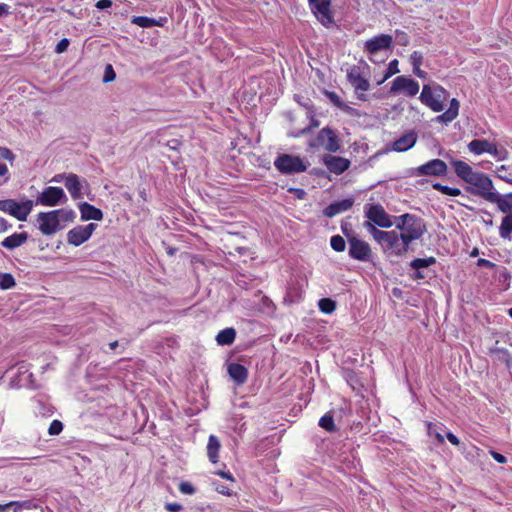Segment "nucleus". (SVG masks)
I'll use <instances>...</instances> for the list:
<instances>
[{
  "label": "nucleus",
  "instance_id": "36",
  "mask_svg": "<svg viewBox=\"0 0 512 512\" xmlns=\"http://www.w3.org/2000/svg\"><path fill=\"white\" fill-rule=\"evenodd\" d=\"M318 307L321 312L331 314L336 309V302L330 298H322L318 302Z\"/></svg>",
  "mask_w": 512,
  "mask_h": 512
},
{
  "label": "nucleus",
  "instance_id": "53",
  "mask_svg": "<svg viewBox=\"0 0 512 512\" xmlns=\"http://www.w3.org/2000/svg\"><path fill=\"white\" fill-rule=\"evenodd\" d=\"M96 8L103 10L112 6L111 0H99L95 4Z\"/></svg>",
  "mask_w": 512,
  "mask_h": 512
},
{
  "label": "nucleus",
  "instance_id": "27",
  "mask_svg": "<svg viewBox=\"0 0 512 512\" xmlns=\"http://www.w3.org/2000/svg\"><path fill=\"white\" fill-rule=\"evenodd\" d=\"M221 448L220 440L215 435H210L207 443V456L211 463L216 464L219 461V451Z\"/></svg>",
  "mask_w": 512,
  "mask_h": 512
},
{
  "label": "nucleus",
  "instance_id": "34",
  "mask_svg": "<svg viewBox=\"0 0 512 512\" xmlns=\"http://www.w3.org/2000/svg\"><path fill=\"white\" fill-rule=\"evenodd\" d=\"M319 426L327 432H335L337 427L334 423L333 413L331 411L325 413L319 420Z\"/></svg>",
  "mask_w": 512,
  "mask_h": 512
},
{
  "label": "nucleus",
  "instance_id": "2",
  "mask_svg": "<svg viewBox=\"0 0 512 512\" xmlns=\"http://www.w3.org/2000/svg\"><path fill=\"white\" fill-rule=\"evenodd\" d=\"M364 213L367 221L363 223L364 228L372 235V230L381 228H390L395 225L397 217L389 215L380 204H366Z\"/></svg>",
  "mask_w": 512,
  "mask_h": 512
},
{
  "label": "nucleus",
  "instance_id": "17",
  "mask_svg": "<svg viewBox=\"0 0 512 512\" xmlns=\"http://www.w3.org/2000/svg\"><path fill=\"white\" fill-rule=\"evenodd\" d=\"M404 91L408 96L416 95V82L405 76L396 77L391 86V92Z\"/></svg>",
  "mask_w": 512,
  "mask_h": 512
},
{
  "label": "nucleus",
  "instance_id": "9",
  "mask_svg": "<svg viewBox=\"0 0 512 512\" xmlns=\"http://www.w3.org/2000/svg\"><path fill=\"white\" fill-rule=\"evenodd\" d=\"M67 201V196L61 187L49 186L37 197L36 204L53 207Z\"/></svg>",
  "mask_w": 512,
  "mask_h": 512
},
{
  "label": "nucleus",
  "instance_id": "23",
  "mask_svg": "<svg viewBox=\"0 0 512 512\" xmlns=\"http://www.w3.org/2000/svg\"><path fill=\"white\" fill-rule=\"evenodd\" d=\"M468 150L475 154L481 155L483 153H489L494 151V143L486 139H474L468 144Z\"/></svg>",
  "mask_w": 512,
  "mask_h": 512
},
{
  "label": "nucleus",
  "instance_id": "10",
  "mask_svg": "<svg viewBox=\"0 0 512 512\" xmlns=\"http://www.w3.org/2000/svg\"><path fill=\"white\" fill-rule=\"evenodd\" d=\"M348 244H349V256L352 259L362 261V262H368L371 260L372 250H371L370 245L366 241L355 236V237H349Z\"/></svg>",
  "mask_w": 512,
  "mask_h": 512
},
{
  "label": "nucleus",
  "instance_id": "39",
  "mask_svg": "<svg viewBox=\"0 0 512 512\" xmlns=\"http://www.w3.org/2000/svg\"><path fill=\"white\" fill-rule=\"evenodd\" d=\"M16 285L15 279L11 273H0V288L7 290Z\"/></svg>",
  "mask_w": 512,
  "mask_h": 512
},
{
  "label": "nucleus",
  "instance_id": "28",
  "mask_svg": "<svg viewBox=\"0 0 512 512\" xmlns=\"http://www.w3.org/2000/svg\"><path fill=\"white\" fill-rule=\"evenodd\" d=\"M458 113H459V102L457 99L453 98L450 101L449 108L443 114L436 116L434 120L437 122L447 124V123L452 122L458 116Z\"/></svg>",
  "mask_w": 512,
  "mask_h": 512
},
{
  "label": "nucleus",
  "instance_id": "25",
  "mask_svg": "<svg viewBox=\"0 0 512 512\" xmlns=\"http://www.w3.org/2000/svg\"><path fill=\"white\" fill-rule=\"evenodd\" d=\"M27 240H28L27 232L14 233V234L6 237L1 242V245L8 250H13V249L23 245Z\"/></svg>",
  "mask_w": 512,
  "mask_h": 512
},
{
  "label": "nucleus",
  "instance_id": "51",
  "mask_svg": "<svg viewBox=\"0 0 512 512\" xmlns=\"http://www.w3.org/2000/svg\"><path fill=\"white\" fill-rule=\"evenodd\" d=\"M182 505L176 502L166 503L165 509L169 512H179L182 510Z\"/></svg>",
  "mask_w": 512,
  "mask_h": 512
},
{
  "label": "nucleus",
  "instance_id": "11",
  "mask_svg": "<svg viewBox=\"0 0 512 512\" xmlns=\"http://www.w3.org/2000/svg\"><path fill=\"white\" fill-rule=\"evenodd\" d=\"M63 210H53L49 212H40L38 214L39 230L44 235L54 234L60 225L59 215Z\"/></svg>",
  "mask_w": 512,
  "mask_h": 512
},
{
  "label": "nucleus",
  "instance_id": "45",
  "mask_svg": "<svg viewBox=\"0 0 512 512\" xmlns=\"http://www.w3.org/2000/svg\"><path fill=\"white\" fill-rule=\"evenodd\" d=\"M489 154L493 155L497 160H504L508 156L507 150L504 148L499 149L496 144H494V151L492 150V152H489Z\"/></svg>",
  "mask_w": 512,
  "mask_h": 512
},
{
  "label": "nucleus",
  "instance_id": "16",
  "mask_svg": "<svg viewBox=\"0 0 512 512\" xmlns=\"http://www.w3.org/2000/svg\"><path fill=\"white\" fill-rule=\"evenodd\" d=\"M309 4L314 14L323 24L332 22L333 18L330 11V0H313L309 1Z\"/></svg>",
  "mask_w": 512,
  "mask_h": 512
},
{
  "label": "nucleus",
  "instance_id": "5",
  "mask_svg": "<svg viewBox=\"0 0 512 512\" xmlns=\"http://www.w3.org/2000/svg\"><path fill=\"white\" fill-rule=\"evenodd\" d=\"M468 184L471 185V187L468 188L471 194L479 196L488 202L497 192L494 188L492 180L481 172H478L468 182Z\"/></svg>",
  "mask_w": 512,
  "mask_h": 512
},
{
  "label": "nucleus",
  "instance_id": "46",
  "mask_svg": "<svg viewBox=\"0 0 512 512\" xmlns=\"http://www.w3.org/2000/svg\"><path fill=\"white\" fill-rule=\"evenodd\" d=\"M179 491L183 494L192 495L196 490L191 483L184 481L179 484Z\"/></svg>",
  "mask_w": 512,
  "mask_h": 512
},
{
  "label": "nucleus",
  "instance_id": "32",
  "mask_svg": "<svg viewBox=\"0 0 512 512\" xmlns=\"http://www.w3.org/2000/svg\"><path fill=\"white\" fill-rule=\"evenodd\" d=\"M435 262H436V260L434 257L418 258V279L425 278V277H428V278L433 277L435 275L434 271L429 270V271H427L426 275H423L421 272V269L428 268L431 265L435 264Z\"/></svg>",
  "mask_w": 512,
  "mask_h": 512
},
{
  "label": "nucleus",
  "instance_id": "3",
  "mask_svg": "<svg viewBox=\"0 0 512 512\" xmlns=\"http://www.w3.org/2000/svg\"><path fill=\"white\" fill-rule=\"evenodd\" d=\"M447 91L435 82H429L423 85L420 101L434 112H440L444 109V102L447 100Z\"/></svg>",
  "mask_w": 512,
  "mask_h": 512
},
{
  "label": "nucleus",
  "instance_id": "21",
  "mask_svg": "<svg viewBox=\"0 0 512 512\" xmlns=\"http://www.w3.org/2000/svg\"><path fill=\"white\" fill-rule=\"evenodd\" d=\"M65 187L74 200L82 197V185L78 175L70 173L65 176Z\"/></svg>",
  "mask_w": 512,
  "mask_h": 512
},
{
  "label": "nucleus",
  "instance_id": "35",
  "mask_svg": "<svg viewBox=\"0 0 512 512\" xmlns=\"http://www.w3.org/2000/svg\"><path fill=\"white\" fill-rule=\"evenodd\" d=\"M307 117L310 119V124L300 131V134H309L313 129L319 127L320 121L316 118L313 107H307Z\"/></svg>",
  "mask_w": 512,
  "mask_h": 512
},
{
  "label": "nucleus",
  "instance_id": "43",
  "mask_svg": "<svg viewBox=\"0 0 512 512\" xmlns=\"http://www.w3.org/2000/svg\"><path fill=\"white\" fill-rule=\"evenodd\" d=\"M62 430H63V423L61 421L55 419L50 423L48 433L50 435H58L62 432Z\"/></svg>",
  "mask_w": 512,
  "mask_h": 512
},
{
  "label": "nucleus",
  "instance_id": "30",
  "mask_svg": "<svg viewBox=\"0 0 512 512\" xmlns=\"http://www.w3.org/2000/svg\"><path fill=\"white\" fill-rule=\"evenodd\" d=\"M8 506H14V512H44L42 506L37 505L32 501H12Z\"/></svg>",
  "mask_w": 512,
  "mask_h": 512
},
{
  "label": "nucleus",
  "instance_id": "6",
  "mask_svg": "<svg viewBox=\"0 0 512 512\" xmlns=\"http://www.w3.org/2000/svg\"><path fill=\"white\" fill-rule=\"evenodd\" d=\"M33 208L32 200L17 202L14 199L0 200V211L7 213L19 221H26Z\"/></svg>",
  "mask_w": 512,
  "mask_h": 512
},
{
  "label": "nucleus",
  "instance_id": "29",
  "mask_svg": "<svg viewBox=\"0 0 512 512\" xmlns=\"http://www.w3.org/2000/svg\"><path fill=\"white\" fill-rule=\"evenodd\" d=\"M427 434L430 438H434L438 444L444 443L445 427L440 422H427Z\"/></svg>",
  "mask_w": 512,
  "mask_h": 512
},
{
  "label": "nucleus",
  "instance_id": "33",
  "mask_svg": "<svg viewBox=\"0 0 512 512\" xmlns=\"http://www.w3.org/2000/svg\"><path fill=\"white\" fill-rule=\"evenodd\" d=\"M512 233V214L503 217L499 227V235L503 239H510Z\"/></svg>",
  "mask_w": 512,
  "mask_h": 512
},
{
  "label": "nucleus",
  "instance_id": "12",
  "mask_svg": "<svg viewBox=\"0 0 512 512\" xmlns=\"http://www.w3.org/2000/svg\"><path fill=\"white\" fill-rule=\"evenodd\" d=\"M347 80L353 86L357 97L361 100H366L365 93L370 89V83L362 75L360 67L353 66L347 73Z\"/></svg>",
  "mask_w": 512,
  "mask_h": 512
},
{
  "label": "nucleus",
  "instance_id": "54",
  "mask_svg": "<svg viewBox=\"0 0 512 512\" xmlns=\"http://www.w3.org/2000/svg\"><path fill=\"white\" fill-rule=\"evenodd\" d=\"M444 435H446L448 441L452 444V445H455V446H458L460 444V440L458 439V437L456 435H454L453 433L451 432H446L444 433Z\"/></svg>",
  "mask_w": 512,
  "mask_h": 512
},
{
  "label": "nucleus",
  "instance_id": "44",
  "mask_svg": "<svg viewBox=\"0 0 512 512\" xmlns=\"http://www.w3.org/2000/svg\"><path fill=\"white\" fill-rule=\"evenodd\" d=\"M9 180L10 173L7 165L0 163V185L7 183Z\"/></svg>",
  "mask_w": 512,
  "mask_h": 512
},
{
  "label": "nucleus",
  "instance_id": "38",
  "mask_svg": "<svg viewBox=\"0 0 512 512\" xmlns=\"http://www.w3.org/2000/svg\"><path fill=\"white\" fill-rule=\"evenodd\" d=\"M399 72V69H398V60L397 59H394L392 60L389 64H388V67L382 77L381 80L378 81V84H382L384 83L387 79H389L390 77H392L393 75L397 74Z\"/></svg>",
  "mask_w": 512,
  "mask_h": 512
},
{
  "label": "nucleus",
  "instance_id": "58",
  "mask_svg": "<svg viewBox=\"0 0 512 512\" xmlns=\"http://www.w3.org/2000/svg\"><path fill=\"white\" fill-rule=\"evenodd\" d=\"M9 5L5 3H0V17L7 16L10 14Z\"/></svg>",
  "mask_w": 512,
  "mask_h": 512
},
{
  "label": "nucleus",
  "instance_id": "1",
  "mask_svg": "<svg viewBox=\"0 0 512 512\" xmlns=\"http://www.w3.org/2000/svg\"><path fill=\"white\" fill-rule=\"evenodd\" d=\"M395 226L396 229L391 231L373 228L372 237L385 254L403 256L416 239V219L413 215L406 213L396 218Z\"/></svg>",
  "mask_w": 512,
  "mask_h": 512
},
{
  "label": "nucleus",
  "instance_id": "49",
  "mask_svg": "<svg viewBox=\"0 0 512 512\" xmlns=\"http://www.w3.org/2000/svg\"><path fill=\"white\" fill-rule=\"evenodd\" d=\"M115 77H116V74H115V72L113 70L112 65L108 64L106 66V69H105L103 81L105 83L111 82V81H113L115 79Z\"/></svg>",
  "mask_w": 512,
  "mask_h": 512
},
{
  "label": "nucleus",
  "instance_id": "37",
  "mask_svg": "<svg viewBox=\"0 0 512 512\" xmlns=\"http://www.w3.org/2000/svg\"><path fill=\"white\" fill-rule=\"evenodd\" d=\"M432 187L437 190V191H440L442 194L444 195H447V196H459L461 195V190L458 189V188H453V187H449V186H446V185H442L441 183H434L432 185Z\"/></svg>",
  "mask_w": 512,
  "mask_h": 512
},
{
  "label": "nucleus",
  "instance_id": "14",
  "mask_svg": "<svg viewBox=\"0 0 512 512\" xmlns=\"http://www.w3.org/2000/svg\"><path fill=\"white\" fill-rule=\"evenodd\" d=\"M322 162L329 172L340 175L349 169L351 161L341 156H334L331 153L322 157Z\"/></svg>",
  "mask_w": 512,
  "mask_h": 512
},
{
  "label": "nucleus",
  "instance_id": "48",
  "mask_svg": "<svg viewBox=\"0 0 512 512\" xmlns=\"http://www.w3.org/2000/svg\"><path fill=\"white\" fill-rule=\"evenodd\" d=\"M69 44H70L69 39H67V38L61 39L55 47V52L58 54L64 53L68 49Z\"/></svg>",
  "mask_w": 512,
  "mask_h": 512
},
{
  "label": "nucleus",
  "instance_id": "61",
  "mask_svg": "<svg viewBox=\"0 0 512 512\" xmlns=\"http://www.w3.org/2000/svg\"><path fill=\"white\" fill-rule=\"evenodd\" d=\"M166 22H167V18H165V17H160L158 19L154 18V26L162 27V26H164V24Z\"/></svg>",
  "mask_w": 512,
  "mask_h": 512
},
{
  "label": "nucleus",
  "instance_id": "62",
  "mask_svg": "<svg viewBox=\"0 0 512 512\" xmlns=\"http://www.w3.org/2000/svg\"><path fill=\"white\" fill-rule=\"evenodd\" d=\"M411 64L413 66V72H416V52L410 55Z\"/></svg>",
  "mask_w": 512,
  "mask_h": 512
},
{
  "label": "nucleus",
  "instance_id": "50",
  "mask_svg": "<svg viewBox=\"0 0 512 512\" xmlns=\"http://www.w3.org/2000/svg\"><path fill=\"white\" fill-rule=\"evenodd\" d=\"M328 97H329V99L331 100V102H332L335 106H337V107H339V108H341V109H343V108H344V104H343V102L341 101L340 97H339L335 92H329V93H328Z\"/></svg>",
  "mask_w": 512,
  "mask_h": 512
},
{
  "label": "nucleus",
  "instance_id": "15",
  "mask_svg": "<svg viewBox=\"0 0 512 512\" xmlns=\"http://www.w3.org/2000/svg\"><path fill=\"white\" fill-rule=\"evenodd\" d=\"M447 164L440 159H432L427 163L418 166V175H429L441 177L447 174Z\"/></svg>",
  "mask_w": 512,
  "mask_h": 512
},
{
  "label": "nucleus",
  "instance_id": "52",
  "mask_svg": "<svg viewBox=\"0 0 512 512\" xmlns=\"http://www.w3.org/2000/svg\"><path fill=\"white\" fill-rule=\"evenodd\" d=\"M490 454L492 458L500 464H505L507 462V458L496 451H490Z\"/></svg>",
  "mask_w": 512,
  "mask_h": 512
},
{
  "label": "nucleus",
  "instance_id": "31",
  "mask_svg": "<svg viewBox=\"0 0 512 512\" xmlns=\"http://www.w3.org/2000/svg\"><path fill=\"white\" fill-rule=\"evenodd\" d=\"M236 338V331L234 328L229 327L221 330L217 336L216 341L219 345H231Z\"/></svg>",
  "mask_w": 512,
  "mask_h": 512
},
{
  "label": "nucleus",
  "instance_id": "4",
  "mask_svg": "<svg viewBox=\"0 0 512 512\" xmlns=\"http://www.w3.org/2000/svg\"><path fill=\"white\" fill-rule=\"evenodd\" d=\"M310 148H323L330 153H335L341 148V140L335 130L326 126L322 128L316 138L309 142Z\"/></svg>",
  "mask_w": 512,
  "mask_h": 512
},
{
  "label": "nucleus",
  "instance_id": "42",
  "mask_svg": "<svg viewBox=\"0 0 512 512\" xmlns=\"http://www.w3.org/2000/svg\"><path fill=\"white\" fill-rule=\"evenodd\" d=\"M496 176L499 179L512 184V173L509 171L507 166L501 165L500 167H498L496 171Z\"/></svg>",
  "mask_w": 512,
  "mask_h": 512
},
{
  "label": "nucleus",
  "instance_id": "7",
  "mask_svg": "<svg viewBox=\"0 0 512 512\" xmlns=\"http://www.w3.org/2000/svg\"><path fill=\"white\" fill-rule=\"evenodd\" d=\"M275 168L283 174L304 172L307 166L299 156L281 154L274 161Z\"/></svg>",
  "mask_w": 512,
  "mask_h": 512
},
{
  "label": "nucleus",
  "instance_id": "57",
  "mask_svg": "<svg viewBox=\"0 0 512 512\" xmlns=\"http://www.w3.org/2000/svg\"><path fill=\"white\" fill-rule=\"evenodd\" d=\"M216 474L218 476H220L221 478H223V479H226V480H229V481H232V482L234 481V477H233V475L229 471H227V472H225V471H217Z\"/></svg>",
  "mask_w": 512,
  "mask_h": 512
},
{
  "label": "nucleus",
  "instance_id": "20",
  "mask_svg": "<svg viewBox=\"0 0 512 512\" xmlns=\"http://www.w3.org/2000/svg\"><path fill=\"white\" fill-rule=\"evenodd\" d=\"M231 379L238 385L244 384L248 379V369L239 363H230L227 368Z\"/></svg>",
  "mask_w": 512,
  "mask_h": 512
},
{
  "label": "nucleus",
  "instance_id": "60",
  "mask_svg": "<svg viewBox=\"0 0 512 512\" xmlns=\"http://www.w3.org/2000/svg\"><path fill=\"white\" fill-rule=\"evenodd\" d=\"M9 227H10V225H8L6 219H4L3 217H0V232L7 231Z\"/></svg>",
  "mask_w": 512,
  "mask_h": 512
},
{
  "label": "nucleus",
  "instance_id": "59",
  "mask_svg": "<svg viewBox=\"0 0 512 512\" xmlns=\"http://www.w3.org/2000/svg\"><path fill=\"white\" fill-rule=\"evenodd\" d=\"M477 265L480 266V267H493L494 266V263H492L491 261L487 260V259H479L478 262H477Z\"/></svg>",
  "mask_w": 512,
  "mask_h": 512
},
{
  "label": "nucleus",
  "instance_id": "18",
  "mask_svg": "<svg viewBox=\"0 0 512 512\" xmlns=\"http://www.w3.org/2000/svg\"><path fill=\"white\" fill-rule=\"evenodd\" d=\"M354 204V200L352 198L343 199L341 201H336L331 204H329L324 210L323 214L324 216L328 218H332L337 214H340L342 212H346Z\"/></svg>",
  "mask_w": 512,
  "mask_h": 512
},
{
  "label": "nucleus",
  "instance_id": "41",
  "mask_svg": "<svg viewBox=\"0 0 512 512\" xmlns=\"http://www.w3.org/2000/svg\"><path fill=\"white\" fill-rule=\"evenodd\" d=\"M330 245L336 252H343L346 248L345 240L340 235H334L330 239Z\"/></svg>",
  "mask_w": 512,
  "mask_h": 512
},
{
  "label": "nucleus",
  "instance_id": "8",
  "mask_svg": "<svg viewBox=\"0 0 512 512\" xmlns=\"http://www.w3.org/2000/svg\"><path fill=\"white\" fill-rule=\"evenodd\" d=\"M393 38L389 34H379L368 39L364 44V51L372 62H376V55L391 49Z\"/></svg>",
  "mask_w": 512,
  "mask_h": 512
},
{
  "label": "nucleus",
  "instance_id": "13",
  "mask_svg": "<svg viewBox=\"0 0 512 512\" xmlns=\"http://www.w3.org/2000/svg\"><path fill=\"white\" fill-rule=\"evenodd\" d=\"M96 228H97V224H95V223H89L84 226L78 225L68 231L67 242L70 245H73L76 247L80 246L81 244L86 242L91 237V235L93 234V232L95 231Z\"/></svg>",
  "mask_w": 512,
  "mask_h": 512
},
{
  "label": "nucleus",
  "instance_id": "40",
  "mask_svg": "<svg viewBox=\"0 0 512 512\" xmlns=\"http://www.w3.org/2000/svg\"><path fill=\"white\" fill-rule=\"evenodd\" d=\"M131 23L142 28H150L154 27V18H150L147 16H134L131 19Z\"/></svg>",
  "mask_w": 512,
  "mask_h": 512
},
{
  "label": "nucleus",
  "instance_id": "26",
  "mask_svg": "<svg viewBox=\"0 0 512 512\" xmlns=\"http://www.w3.org/2000/svg\"><path fill=\"white\" fill-rule=\"evenodd\" d=\"M416 143V134L414 132L405 134L393 142V150L404 152L414 146Z\"/></svg>",
  "mask_w": 512,
  "mask_h": 512
},
{
  "label": "nucleus",
  "instance_id": "55",
  "mask_svg": "<svg viewBox=\"0 0 512 512\" xmlns=\"http://www.w3.org/2000/svg\"><path fill=\"white\" fill-rule=\"evenodd\" d=\"M341 230H342L343 234L347 237L348 241H349V237H355L356 236L351 229H348L347 223H342L341 224Z\"/></svg>",
  "mask_w": 512,
  "mask_h": 512
},
{
  "label": "nucleus",
  "instance_id": "63",
  "mask_svg": "<svg viewBox=\"0 0 512 512\" xmlns=\"http://www.w3.org/2000/svg\"><path fill=\"white\" fill-rule=\"evenodd\" d=\"M167 145L171 149H176V147L179 145V141L176 139H173V140L169 141Z\"/></svg>",
  "mask_w": 512,
  "mask_h": 512
},
{
  "label": "nucleus",
  "instance_id": "47",
  "mask_svg": "<svg viewBox=\"0 0 512 512\" xmlns=\"http://www.w3.org/2000/svg\"><path fill=\"white\" fill-rule=\"evenodd\" d=\"M0 158L13 162L15 160V155L9 148L0 146Z\"/></svg>",
  "mask_w": 512,
  "mask_h": 512
},
{
  "label": "nucleus",
  "instance_id": "64",
  "mask_svg": "<svg viewBox=\"0 0 512 512\" xmlns=\"http://www.w3.org/2000/svg\"><path fill=\"white\" fill-rule=\"evenodd\" d=\"M417 231H418V239L421 237V235L423 234L424 231H426L425 229V226H421L420 223L418 222V228H417Z\"/></svg>",
  "mask_w": 512,
  "mask_h": 512
},
{
  "label": "nucleus",
  "instance_id": "56",
  "mask_svg": "<svg viewBox=\"0 0 512 512\" xmlns=\"http://www.w3.org/2000/svg\"><path fill=\"white\" fill-rule=\"evenodd\" d=\"M216 491L223 494V495H226V496H230L231 495V491L230 489L225 486V485H218L216 486Z\"/></svg>",
  "mask_w": 512,
  "mask_h": 512
},
{
  "label": "nucleus",
  "instance_id": "22",
  "mask_svg": "<svg viewBox=\"0 0 512 512\" xmlns=\"http://www.w3.org/2000/svg\"><path fill=\"white\" fill-rule=\"evenodd\" d=\"M456 175L468 183L478 172L473 171L472 167L464 161L456 160L452 162Z\"/></svg>",
  "mask_w": 512,
  "mask_h": 512
},
{
  "label": "nucleus",
  "instance_id": "24",
  "mask_svg": "<svg viewBox=\"0 0 512 512\" xmlns=\"http://www.w3.org/2000/svg\"><path fill=\"white\" fill-rule=\"evenodd\" d=\"M489 202L496 204L502 213L510 214L512 210V193L501 195L496 192Z\"/></svg>",
  "mask_w": 512,
  "mask_h": 512
},
{
  "label": "nucleus",
  "instance_id": "19",
  "mask_svg": "<svg viewBox=\"0 0 512 512\" xmlns=\"http://www.w3.org/2000/svg\"><path fill=\"white\" fill-rule=\"evenodd\" d=\"M79 211L81 214V220L83 221H101L103 219V212L90 203L83 202L79 204Z\"/></svg>",
  "mask_w": 512,
  "mask_h": 512
}]
</instances>
